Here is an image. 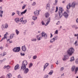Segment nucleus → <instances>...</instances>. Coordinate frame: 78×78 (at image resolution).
Returning a JSON list of instances; mask_svg holds the SVG:
<instances>
[{
  "instance_id": "nucleus-1",
  "label": "nucleus",
  "mask_w": 78,
  "mask_h": 78,
  "mask_svg": "<svg viewBox=\"0 0 78 78\" xmlns=\"http://www.w3.org/2000/svg\"><path fill=\"white\" fill-rule=\"evenodd\" d=\"M28 64V63L27 61L24 60L22 64V66L21 67V69L22 70H24V73L25 74H27L28 72H29V69L28 68H26L27 67L26 66Z\"/></svg>"
},
{
  "instance_id": "nucleus-2",
  "label": "nucleus",
  "mask_w": 78,
  "mask_h": 78,
  "mask_svg": "<svg viewBox=\"0 0 78 78\" xmlns=\"http://www.w3.org/2000/svg\"><path fill=\"white\" fill-rule=\"evenodd\" d=\"M64 11V9L62 7H59V11L58 12V15L59 16V17L58 15H56L55 19L57 20H59L62 17V12Z\"/></svg>"
},
{
  "instance_id": "nucleus-3",
  "label": "nucleus",
  "mask_w": 78,
  "mask_h": 78,
  "mask_svg": "<svg viewBox=\"0 0 78 78\" xmlns=\"http://www.w3.org/2000/svg\"><path fill=\"white\" fill-rule=\"evenodd\" d=\"M74 51V50L73 48H70L67 51L68 55H69V56H71V55H72V54L73 53Z\"/></svg>"
},
{
  "instance_id": "nucleus-4",
  "label": "nucleus",
  "mask_w": 78,
  "mask_h": 78,
  "mask_svg": "<svg viewBox=\"0 0 78 78\" xmlns=\"http://www.w3.org/2000/svg\"><path fill=\"white\" fill-rule=\"evenodd\" d=\"M26 12H27V9L25 10L24 11L22 12L19 11H16L17 14H18L19 16H23V15L24 14H25V13H26Z\"/></svg>"
},
{
  "instance_id": "nucleus-5",
  "label": "nucleus",
  "mask_w": 78,
  "mask_h": 78,
  "mask_svg": "<svg viewBox=\"0 0 78 78\" xmlns=\"http://www.w3.org/2000/svg\"><path fill=\"white\" fill-rule=\"evenodd\" d=\"M23 17L21 18L20 20V22H21L22 24L25 25L27 22V20H23Z\"/></svg>"
},
{
  "instance_id": "nucleus-6",
  "label": "nucleus",
  "mask_w": 78,
  "mask_h": 78,
  "mask_svg": "<svg viewBox=\"0 0 78 78\" xmlns=\"http://www.w3.org/2000/svg\"><path fill=\"white\" fill-rule=\"evenodd\" d=\"M41 37H44V39H47V34L45 33L44 32H42L41 33Z\"/></svg>"
},
{
  "instance_id": "nucleus-7",
  "label": "nucleus",
  "mask_w": 78,
  "mask_h": 78,
  "mask_svg": "<svg viewBox=\"0 0 78 78\" xmlns=\"http://www.w3.org/2000/svg\"><path fill=\"white\" fill-rule=\"evenodd\" d=\"M40 11H41V10H36L34 12V15L36 16H39Z\"/></svg>"
},
{
  "instance_id": "nucleus-8",
  "label": "nucleus",
  "mask_w": 78,
  "mask_h": 78,
  "mask_svg": "<svg viewBox=\"0 0 78 78\" xmlns=\"http://www.w3.org/2000/svg\"><path fill=\"white\" fill-rule=\"evenodd\" d=\"M50 4L48 3L47 4L46 6V9L47 10H50Z\"/></svg>"
},
{
  "instance_id": "nucleus-9",
  "label": "nucleus",
  "mask_w": 78,
  "mask_h": 78,
  "mask_svg": "<svg viewBox=\"0 0 78 78\" xmlns=\"http://www.w3.org/2000/svg\"><path fill=\"white\" fill-rule=\"evenodd\" d=\"M63 16L65 18H67L68 17V16H69V14L67 12H65L63 13Z\"/></svg>"
},
{
  "instance_id": "nucleus-10",
  "label": "nucleus",
  "mask_w": 78,
  "mask_h": 78,
  "mask_svg": "<svg viewBox=\"0 0 78 78\" xmlns=\"http://www.w3.org/2000/svg\"><path fill=\"white\" fill-rule=\"evenodd\" d=\"M68 58V55H65L64 56V58H62V60L64 61H66Z\"/></svg>"
},
{
  "instance_id": "nucleus-11",
  "label": "nucleus",
  "mask_w": 78,
  "mask_h": 78,
  "mask_svg": "<svg viewBox=\"0 0 78 78\" xmlns=\"http://www.w3.org/2000/svg\"><path fill=\"white\" fill-rule=\"evenodd\" d=\"M21 49L22 51L25 52V51H26V47H25V45H24V46H22L21 47Z\"/></svg>"
},
{
  "instance_id": "nucleus-12",
  "label": "nucleus",
  "mask_w": 78,
  "mask_h": 78,
  "mask_svg": "<svg viewBox=\"0 0 78 78\" xmlns=\"http://www.w3.org/2000/svg\"><path fill=\"white\" fill-rule=\"evenodd\" d=\"M20 68L19 67V64H17L16 65L15 67V70H17V69H19Z\"/></svg>"
},
{
  "instance_id": "nucleus-13",
  "label": "nucleus",
  "mask_w": 78,
  "mask_h": 78,
  "mask_svg": "<svg viewBox=\"0 0 78 78\" xmlns=\"http://www.w3.org/2000/svg\"><path fill=\"white\" fill-rule=\"evenodd\" d=\"M76 5V2H73L71 6V7H73V8H75V5Z\"/></svg>"
},
{
  "instance_id": "nucleus-14",
  "label": "nucleus",
  "mask_w": 78,
  "mask_h": 78,
  "mask_svg": "<svg viewBox=\"0 0 78 78\" xmlns=\"http://www.w3.org/2000/svg\"><path fill=\"white\" fill-rule=\"evenodd\" d=\"M14 36V35L13 34H12L10 35V38L9 37V39L7 40V41H9L11 39H12L13 38V37Z\"/></svg>"
},
{
  "instance_id": "nucleus-15",
  "label": "nucleus",
  "mask_w": 78,
  "mask_h": 78,
  "mask_svg": "<svg viewBox=\"0 0 78 78\" xmlns=\"http://www.w3.org/2000/svg\"><path fill=\"white\" fill-rule=\"evenodd\" d=\"M50 18H49L47 20V22L46 23V24H45V26H47V25H48V23H50Z\"/></svg>"
},
{
  "instance_id": "nucleus-16",
  "label": "nucleus",
  "mask_w": 78,
  "mask_h": 78,
  "mask_svg": "<svg viewBox=\"0 0 78 78\" xmlns=\"http://www.w3.org/2000/svg\"><path fill=\"white\" fill-rule=\"evenodd\" d=\"M45 16L46 18H48L50 16V14L48 12L46 13L45 14Z\"/></svg>"
},
{
  "instance_id": "nucleus-17",
  "label": "nucleus",
  "mask_w": 78,
  "mask_h": 78,
  "mask_svg": "<svg viewBox=\"0 0 78 78\" xmlns=\"http://www.w3.org/2000/svg\"><path fill=\"white\" fill-rule=\"evenodd\" d=\"M71 6V4L69 3L66 6V8L67 9H69L70 8V7Z\"/></svg>"
},
{
  "instance_id": "nucleus-18",
  "label": "nucleus",
  "mask_w": 78,
  "mask_h": 78,
  "mask_svg": "<svg viewBox=\"0 0 78 78\" xmlns=\"http://www.w3.org/2000/svg\"><path fill=\"white\" fill-rule=\"evenodd\" d=\"M15 21L16 23H19V18H15Z\"/></svg>"
},
{
  "instance_id": "nucleus-19",
  "label": "nucleus",
  "mask_w": 78,
  "mask_h": 78,
  "mask_svg": "<svg viewBox=\"0 0 78 78\" xmlns=\"http://www.w3.org/2000/svg\"><path fill=\"white\" fill-rule=\"evenodd\" d=\"M16 52H19V51H20V47H16Z\"/></svg>"
},
{
  "instance_id": "nucleus-20",
  "label": "nucleus",
  "mask_w": 78,
  "mask_h": 78,
  "mask_svg": "<svg viewBox=\"0 0 78 78\" xmlns=\"http://www.w3.org/2000/svg\"><path fill=\"white\" fill-rule=\"evenodd\" d=\"M55 41H56L58 39V36L57 35L55 36L53 38Z\"/></svg>"
},
{
  "instance_id": "nucleus-21",
  "label": "nucleus",
  "mask_w": 78,
  "mask_h": 78,
  "mask_svg": "<svg viewBox=\"0 0 78 78\" xmlns=\"http://www.w3.org/2000/svg\"><path fill=\"white\" fill-rule=\"evenodd\" d=\"M78 67H77L75 69V74H76L77 73V72H78Z\"/></svg>"
},
{
  "instance_id": "nucleus-22",
  "label": "nucleus",
  "mask_w": 78,
  "mask_h": 78,
  "mask_svg": "<svg viewBox=\"0 0 78 78\" xmlns=\"http://www.w3.org/2000/svg\"><path fill=\"white\" fill-rule=\"evenodd\" d=\"M75 66H73L72 67L71 70L72 72H73L75 70Z\"/></svg>"
},
{
  "instance_id": "nucleus-23",
  "label": "nucleus",
  "mask_w": 78,
  "mask_h": 78,
  "mask_svg": "<svg viewBox=\"0 0 78 78\" xmlns=\"http://www.w3.org/2000/svg\"><path fill=\"white\" fill-rule=\"evenodd\" d=\"M11 73H9V74H8L7 75V77H8V78H11Z\"/></svg>"
},
{
  "instance_id": "nucleus-24",
  "label": "nucleus",
  "mask_w": 78,
  "mask_h": 78,
  "mask_svg": "<svg viewBox=\"0 0 78 78\" xmlns=\"http://www.w3.org/2000/svg\"><path fill=\"white\" fill-rule=\"evenodd\" d=\"M55 40L53 38L52 39H51L50 40V43H53L54 42H55Z\"/></svg>"
},
{
  "instance_id": "nucleus-25",
  "label": "nucleus",
  "mask_w": 78,
  "mask_h": 78,
  "mask_svg": "<svg viewBox=\"0 0 78 78\" xmlns=\"http://www.w3.org/2000/svg\"><path fill=\"white\" fill-rule=\"evenodd\" d=\"M74 57H72L71 58V59L69 61L70 62H72V61H74Z\"/></svg>"
},
{
  "instance_id": "nucleus-26",
  "label": "nucleus",
  "mask_w": 78,
  "mask_h": 78,
  "mask_svg": "<svg viewBox=\"0 0 78 78\" xmlns=\"http://www.w3.org/2000/svg\"><path fill=\"white\" fill-rule=\"evenodd\" d=\"M53 73V71L51 70L50 72L48 73V75H51Z\"/></svg>"
},
{
  "instance_id": "nucleus-27",
  "label": "nucleus",
  "mask_w": 78,
  "mask_h": 78,
  "mask_svg": "<svg viewBox=\"0 0 78 78\" xmlns=\"http://www.w3.org/2000/svg\"><path fill=\"white\" fill-rule=\"evenodd\" d=\"M15 32H16L17 35H18V34H19V31H18L17 29L15 30Z\"/></svg>"
},
{
  "instance_id": "nucleus-28",
  "label": "nucleus",
  "mask_w": 78,
  "mask_h": 78,
  "mask_svg": "<svg viewBox=\"0 0 78 78\" xmlns=\"http://www.w3.org/2000/svg\"><path fill=\"white\" fill-rule=\"evenodd\" d=\"M48 78V75L47 74H46L44 75V78Z\"/></svg>"
},
{
  "instance_id": "nucleus-29",
  "label": "nucleus",
  "mask_w": 78,
  "mask_h": 78,
  "mask_svg": "<svg viewBox=\"0 0 78 78\" xmlns=\"http://www.w3.org/2000/svg\"><path fill=\"white\" fill-rule=\"evenodd\" d=\"M32 19L34 20H35L36 19H37V17L33 16L32 17Z\"/></svg>"
},
{
  "instance_id": "nucleus-30",
  "label": "nucleus",
  "mask_w": 78,
  "mask_h": 78,
  "mask_svg": "<svg viewBox=\"0 0 78 78\" xmlns=\"http://www.w3.org/2000/svg\"><path fill=\"white\" fill-rule=\"evenodd\" d=\"M16 47L14 48L12 50H13V51H14V52H16Z\"/></svg>"
},
{
  "instance_id": "nucleus-31",
  "label": "nucleus",
  "mask_w": 78,
  "mask_h": 78,
  "mask_svg": "<svg viewBox=\"0 0 78 78\" xmlns=\"http://www.w3.org/2000/svg\"><path fill=\"white\" fill-rule=\"evenodd\" d=\"M32 66H33V63H31L29 64V68H31V67H32Z\"/></svg>"
},
{
  "instance_id": "nucleus-32",
  "label": "nucleus",
  "mask_w": 78,
  "mask_h": 78,
  "mask_svg": "<svg viewBox=\"0 0 78 78\" xmlns=\"http://www.w3.org/2000/svg\"><path fill=\"white\" fill-rule=\"evenodd\" d=\"M31 41H34V42H36V38H32L31 39Z\"/></svg>"
},
{
  "instance_id": "nucleus-33",
  "label": "nucleus",
  "mask_w": 78,
  "mask_h": 78,
  "mask_svg": "<svg viewBox=\"0 0 78 78\" xmlns=\"http://www.w3.org/2000/svg\"><path fill=\"white\" fill-rule=\"evenodd\" d=\"M55 34H58V30H56L54 33Z\"/></svg>"
},
{
  "instance_id": "nucleus-34",
  "label": "nucleus",
  "mask_w": 78,
  "mask_h": 78,
  "mask_svg": "<svg viewBox=\"0 0 78 78\" xmlns=\"http://www.w3.org/2000/svg\"><path fill=\"white\" fill-rule=\"evenodd\" d=\"M8 25L7 24H5V28L7 29L8 28Z\"/></svg>"
},
{
  "instance_id": "nucleus-35",
  "label": "nucleus",
  "mask_w": 78,
  "mask_h": 78,
  "mask_svg": "<svg viewBox=\"0 0 78 78\" xmlns=\"http://www.w3.org/2000/svg\"><path fill=\"white\" fill-rule=\"evenodd\" d=\"M26 5H24L22 7V9H25V7H26Z\"/></svg>"
},
{
  "instance_id": "nucleus-36",
  "label": "nucleus",
  "mask_w": 78,
  "mask_h": 78,
  "mask_svg": "<svg viewBox=\"0 0 78 78\" xmlns=\"http://www.w3.org/2000/svg\"><path fill=\"white\" fill-rule=\"evenodd\" d=\"M6 68L7 69H10V66L9 65H7L6 66Z\"/></svg>"
},
{
  "instance_id": "nucleus-37",
  "label": "nucleus",
  "mask_w": 78,
  "mask_h": 78,
  "mask_svg": "<svg viewBox=\"0 0 78 78\" xmlns=\"http://www.w3.org/2000/svg\"><path fill=\"white\" fill-rule=\"evenodd\" d=\"M47 66H46L45 65H44V66L43 71H45V69H46L47 68Z\"/></svg>"
},
{
  "instance_id": "nucleus-38",
  "label": "nucleus",
  "mask_w": 78,
  "mask_h": 78,
  "mask_svg": "<svg viewBox=\"0 0 78 78\" xmlns=\"http://www.w3.org/2000/svg\"><path fill=\"white\" fill-rule=\"evenodd\" d=\"M37 58V56L36 55H34L33 57V59H36Z\"/></svg>"
},
{
  "instance_id": "nucleus-39",
  "label": "nucleus",
  "mask_w": 78,
  "mask_h": 78,
  "mask_svg": "<svg viewBox=\"0 0 78 78\" xmlns=\"http://www.w3.org/2000/svg\"><path fill=\"white\" fill-rule=\"evenodd\" d=\"M41 24L42 25H45V23H44V21H41Z\"/></svg>"
},
{
  "instance_id": "nucleus-40",
  "label": "nucleus",
  "mask_w": 78,
  "mask_h": 78,
  "mask_svg": "<svg viewBox=\"0 0 78 78\" xmlns=\"http://www.w3.org/2000/svg\"><path fill=\"white\" fill-rule=\"evenodd\" d=\"M32 6H35L36 5V2H34L32 4Z\"/></svg>"
},
{
  "instance_id": "nucleus-41",
  "label": "nucleus",
  "mask_w": 78,
  "mask_h": 78,
  "mask_svg": "<svg viewBox=\"0 0 78 78\" xmlns=\"http://www.w3.org/2000/svg\"><path fill=\"white\" fill-rule=\"evenodd\" d=\"M63 70H64V67H62L61 68L60 71H61L62 72V71H63Z\"/></svg>"
},
{
  "instance_id": "nucleus-42",
  "label": "nucleus",
  "mask_w": 78,
  "mask_h": 78,
  "mask_svg": "<svg viewBox=\"0 0 78 78\" xmlns=\"http://www.w3.org/2000/svg\"><path fill=\"white\" fill-rule=\"evenodd\" d=\"M6 55V52H3V55H2V56H4Z\"/></svg>"
},
{
  "instance_id": "nucleus-43",
  "label": "nucleus",
  "mask_w": 78,
  "mask_h": 78,
  "mask_svg": "<svg viewBox=\"0 0 78 78\" xmlns=\"http://www.w3.org/2000/svg\"><path fill=\"white\" fill-rule=\"evenodd\" d=\"M49 65V64L48 63H45V66H47V67H48V66Z\"/></svg>"
},
{
  "instance_id": "nucleus-44",
  "label": "nucleus",
  "mask_w": 78,
  "mask_h": 78,
  "mask_svg": "<svg viewBox=\"0 0 78 78\" xmlns=\"http://www.w3.org/2000/svg\"><path fill=\"white\" fill-rule=\"evenodd\" d=\"M76 25H75V24H74V25H72V28H75V27H76Z\"/></svg>"
},
{
  "instance_id": "nucleus-45",
  "label": "nucleus",
  "mask_w": 78,
  "mask_h": 78,
  "mask_svg": "<svg viewBox=\"0 0 78 78\" xmlns=\"http://www.w3.org/2000/svg\"><path fill=\"white\" fill-rule=\"evenodd\" d=\"M58 7H56V10L55 11V12H58Z\"/></svg>"
},
{
  "instance_id": "nucleus-46",
  "label": "nucleus",
  "mask_w": 78,
  "mask_h": 78,
  "mask_svg": "<svg viewBox=\"0 0 78 78\" xmlns=\"http://www.w3.org/2000/svg\"><path fill=\"white\" fill-rule=\"evenodd\" d=\"M0 14H3V11L2 10H0Z\"/></svg>"
},
{
  "instance_id": "nucleus-47",
  "label": "nucleus",
  "mask_w": 78,
  "mask_h": 78,
  "mask_svg": "<svg viewBox=\"0 0 78 78\" xmlns=\"http://www.w3.org/2000/svg\"><path fill=\"white\" fill-rule=\"evenodd\" d=\"M76 64H78V58H77V59L76 60Z\"/></svg>"
},
{
  "instance_id": "nucleus-48",
  "label": "nucleus",
  "mask_w": 78,
  "mask_h": 78,
  "mask_svg": "<svg viewBox=\"0 0 78 78\" xmlns=\"http://www.w3.org/2000/svg\"><path fill=\"white\" fill-rule=\"evenodd\" d=\"M21 56H24L25 55V54L24 53H20Z\"/></svg>"
},
{
  "instance_id": "nucleus-49",
  "label": "nucleus",
  "mask_w": 78,
  "mask_h": 78,
  "mask_svg": "<svg viewBox=\"0 0 78 78\" xmlns=\"http://www.w3.org/2000/svg\"><path fill=\"white\" fill-rule=\"evenodd\" d=\"M15 15V13L14 12H13L12 14V16H14Z\"/></svg>"
},
{
  "instance_id": "nucleus-50",
  "label": "nucleus",
  "mask_w": 78,
  "mask_h": 78,
  "mask_svg": "<svg viewBox=\"0 0 78 78\" xmlns=\"http://www.w3.org/2000/svg\"><path fill=\"white\" fill-rule=\"evenodd\" d=\"M51 69H53V65H51Z\"/></svg>"
},
{
  "instance_id": "nucleus-51",
  "label": "nucleus",
  "mask_w": 78,
  "mask_h": 78,
  "mask_svg": "<svg viewBox=\"0 0 78 78\" xmlns=\"http://www.w3.org/2000/svg\"><path fill=\"white\" fill-rule=\"evenodd\" d=\"M41 39H42V37H41L38 38V40L40 41V40H41Z\"/></svg>"
},
{
  "instance_id": "nucleus-52",
  "label": "nucleus",
  "mask_w": 78,
  "mask_h": 78,
  "mask_svg": "<svg viewBox=\"0 0 78 78\" xmlns=\"http://www.w3.org/2000/svg\"><path fill=\"white\" fill-rule=\"evenodd\" d=\"M6 61V58H5L4 59H3V60H2V62H5Z\"/></svg>"
},
{
  "instance_id": "nucleus-53",
  "label": "nucleus",
  "mask_w": 78,
  "mask_h": 78,
  "mask_svg": "<svg viewBox=\"0 0 78 78\" xmlns=\"http://www.w3.org/2000/svg\"><path fill=\"white\" fill-rule=\"evenodd\" d=\"M56 24V25H59V24H60V22L58 21Z\"/></svg>"
},
{
  "instance_id": "nucleus-54",
  "label": "nucleus",
  "mask_w": 78,
  "mask_h": 78,
  "mask_svg": "<svg viewBox=\"0 0 78 78\" xmlns=\"http://www.w3.org/2000/svg\"><path fill=\"white\" fill-rule=\"evenodd\" d=\"M66 12L68 13H69V12H70L69 11V10H68V9H66Z\"/></svg>"
},
{
  "instance_id": "nucleus-55",
  "label": "nucleus",
  "mask_w": 78,
  "mask_h": 78,
  "mask_svg": "<svg viewBox=\"0 0 78 78\" xmlns=\"http://www.w3.org/2000/svg\"><path fill=\"white\" fill-rule=\"evenodd\" d=\"M6 35H7L6 34L4 35V37L5 38H6L7 37Z\"/></svg>"
},
{
  "instance_id": "nucleus-56",
  "label": "nucleus",
  "mask_w": 78,
  "mask_h": 78,
  "mask_svg": "<svg viewBox=\"0 0 78 78\" xmlns=\"http://www.w3.org/2000/svg\"><path fill=\"white\" fill-rule=\"evenodd\" d=\"M77 42H78L77 41H76L75 43V46H77V45L76 44H77Z\"/></svg>"
},
{
  "instance_id": "nucleus-57",
  "label": "nucleus",
  "mask_w": 78,
  "mask_h": 78,
  "mask_svg": "<svg viewBox=\"0 0 78 78\" xmlns=\"http://www.w3.org/2000/svg\"><path fill=\"white\" fill-rule=\"evenodd\" d=\"M1 28H2V29H4L5 28L4 26H3V25H2L1 26Z\"/></svg>"
},
{
  "instance_id": "nucleus-58",
  "label": "nucleus",
  "mask_w": 78,
  "mask_h": 78,
  "mask_svg": "<svg viewBox=\"0 0 78 78\" xmlns=\"http://www.w3.org/2000/svg\"><path fill=\"white\" fill-rule=\"evenodd\" d=\"M76 23H78V18L76 19Z\"/></svg>"
},
{
  "instance_id": "nucleus-59",
  "label": "nucleus",
  "mask_w": 78,
  "mask_h": 78,
  "mask_svg": "<svg viewBox=\"0 0 78 78\" xmlns=\"http://www.w3.org/2000/svg\"><path fill=\"white\" fill-rule=\"evenodd\" d=\"M0 17H3V15L2 14L0 13Z\"/></svg>"
},
{
  "instance_id": "nucleus-60",
  "label": "nucleus",
  "mask_w": 78,
  "mask_h": 78,
  "mask_svg": "<svg viewBox=\"0 0 78 78\" xmlns=\"http://www.w3.org/2000/svg\"><path fill=\"white\" fill-rule=\"evenodd\" d=\"M0 48L1 50H3V47L2 46H1V47H0Z\"/></svg>"
},
{
  "instance_id": "nucleus-61",
  "label": "nucleus",
  "mask_w": 78,
  "mask_h": 78,
  "mask_svg": "<svg viewBox=\"0 0 78 78\" xmlns=\"http://www.w3.org/2000/svg\"><path fill=\"white\" fill-rule=\"evenodd\" d=\"M8 46H9V45H8V44H6L5 45V47H8Z\"/></svg>"
},
{
  "instance_id": "nucleus-62",
  "label": "nucleus",
  "mask_w": 78,
  "mask_h": 78,
  "mask_svg": "<svg viewBox=\"0 0 78 78\" xmlns=\"http://www.w3.org/2000/svg\"><path fill=\"white\" fill-rule=\"evenodd\" d=\"M5 39V38H4V37H3L1 40V41H3V40H4V39Z\"/></svg>"
},
{
  "instance_id": "nucleus-63",
  "label": "nucleus",
  "mask_w": 78,
  "mask_h": 78,
  "mask_svg": "<svg viewBox=\"0 0 78 78\" xmlns=\"http://www.w3.org/2000/svg\"><path fill=\"white\" fill-rule=\"evenodd\" d=\"M54 11H55L54 10V9L52 11H51V13H53V12Z\"/></svg>"
},
{
  "instance_id": "nucleus-64",
  "label": "nucleus",
  "mask_w": 78,
  "mask_h": 78,
  "mask_svg": "<svg viewBox=\"0 0 78 78\" xmlns=\"http://www.w3.org/2000/svg\"><path fill=\"white\" fill-rule=\"evenodd\" d=\"M77 29H78V27H77L76 26L75 27V30H77Z\"/></svg>"
}]
</instances>
